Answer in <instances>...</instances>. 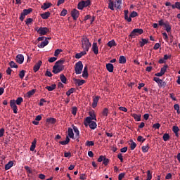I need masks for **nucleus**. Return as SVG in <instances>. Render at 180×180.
I'll return each instance as SVG.
<instances>
[{"label": "nucleus", "instance_id": "b1692460", "mask_svg": "<svg viewBox=\"0 0 180 180\" xmlns=\"http://www.w3.org/2000/svg\"><path fill=\"white\" fill-rule=\"evenodd\" d=\"M99 101V97H94L93 98V104H92V108H95L98 105V102Z\"/></svg>", "mask_w": 180, "mask_h": 180}, {"label": "nucleus", "instance_id": "f03ea898", "mask_svg": "<svg viewBox=\"0 0 180 180\" xmlns=\"http://www.w3.org/2000/svg\"><path fill=\"white\" fill-rule=\"evenodd\" d=\"M64 62L65 60H58V61L56 60V63L53 67V74H59L60 72L64 70Z\"/></svg>", "mask_w": 180, "mask_h": 180}, {"label": "nucleus", "instance_id": "cd10ccee", "mask_svg": "<svg viewBox=\"0 0 180 180\" xmlns=\"http://www.w3.org/2000/svg\"><path fill=\"white\" fill-rule=\"evenodd\" d=\"M107 45H108V47H114L116 46L117 43L115 42V40H110L109 42H108Z\"/></svg>", "mask_w": 180, "mask_h": 180}, {"label": "nucleus", "instance_id": "a19ab883", "mask_svg": "<svg viewBox=\"0 0 180 180\" xmlns=\"http://www.w3.org/2000/svg\"><path fill=\"white\" fill-rule=\"evenodd\" d=\"M10 67L12 68H18V65L17 63H15V61H10Z\"/></svg>", "mask_w": 180, "mask_h": 180}, {"label": "nucleus", "instance_id": "4be33fe9", "mask_svg": "<svg viewBox=\"0 0 180 180\" xmlns=\"http://www.w3.org/2000/svg\"><path fill=\"white\" fill-rule=\"evenodd\" d=\"M13 160H9L8 162H7V165H5V169L8 170L10 169L11 167H12L13 166Z\"/></svg>", "mask_w": 180, "mask_h": 180}, {"label": "nucleus", "instance_id": "7c9ffc66", "mask_svg": "<svg viewBox=\"0 0 180 180\" xmlns=\"http://www.w3.org/2000/svg\"><path fill=\"white\" fill-rule=\"evenodd\" d=\"M51 13L50 12H45L44 13H41V17H42V19H49V17H50Z\"/></svg>", "mask_w": 180, "mask_h": 180}, {"label": "nucleus", "instance_id": "0eeeda50", "mask_svg": "<svg viewBox=\"0 0 180 180\" xmlns=\"http://www.w3.org/2000/svg\"><path fill=\"white\" fill-rule=\"evenodd\" d=\"M96 120H92L91 118H86L84 120V125L86 127H87L89 125V127H90V129L94 130L95 129L97 128V124H96Z\"/></svg>", "mask_w": 180, "mask_h": 180}, {"label": "nucleus", "instance_id": "f8f14e48", "mask_svg": "<svg viewBox=\"0 0 180 180\" xmlns=\"http://www.w3.org/2000/svg\"><path fill=\"white\" fill-rule=\"evenodd\" d=\"M36 31H37V33H39V34H42V37H44L46 33H49V29L46 28V27H44V28H36Z\"/></svg>", "mask_w": 180, "mask_h": 180}, {"label": "nucleus", "instance_id": "f704fd0d", "mask_svg": "<svg viewBox=\"0 0 180 180\" xmlns=\"http://www.w3.org/2000/svg\"><path fill=\"white\" fill-rule=\"evenodd\" d=\"M148 40L147 39H142L139 44L141 45V47H143L146 44H148Z\"/></svg>", "mask_w": 180, "mask_h": 180}, {"label": "nucleus", "instance_id": "864d4df0", "mask_svg": "<svg viewBox=\"0 0 180 180\" xmlns=\"http://www.w3.org/2000/svg\"><path fill=\"white\" fill-rule=\"evenodd\" d=\"M77 112V108L76 107V105H75V107L72 108V115H74V116H76Z\"/></svg>", "mask_w": 180, "mask_h": 180}, {"label": "nucleus", "instance_id": "13d9d810", "mask_svg": "<svg viewBox=\"0 0 180 180\" xmlns=\"http://www.w3.org/2000/svg\"><path fill=\"white\" fill-rule=\"evenodd\" d=\"M162 37L164 38V40H165L166 41H168L169 37L167 35V33L166 32L162 33Z\"/></svg>", "mask_w": 180, "mask_h": 180}, {"label": "nucleus", "instance_id": "69168bd1", "mask_svg": "<svg viewBox=\"0 0 180 180\" xmlns=\"http://www.w3.org/2000/svg\"><path fill=\"white\" fill-rule=\"evenodd\" d=\"M117 157H118V159L121 160V162H123L124 158H123L122 153H118Z\"/></svg>", "mask_w": 180, "mask_h": 180}, {"label": "nucleus", "instance_id": "a18cd8bd", "mask_svg": "<svg viewBox=\"0 0 180 180\" xmlns=\"http://www.w3.org/2000/svg\"><path fill=\"white\" fill-rule=\"evenodd\" d=\"M169 134H168L167 132L165 133V134L163 135V140L164 141H168V140L169 139Z\"/></svg>", "mask_w": 180, "mask_h": 180}, {"label": "nucleus", "instance_id": "79ce46f5", "mask_svg": "<svg viewBox=\"0 0 180 180\" xmlns=\"http://www.w3.org/2000/svg\"><path fill=\"white\" fill-rule=\"evenodd\" d=\"M152 177H153L152 173H150V170L148 169V172H147V179H146V180H152Z\"/></svg>", "mask_w": 180, "mask_h": 180}, {"label": "nucleus", "instance_id": "412c9836", "mask_svg": "<svg viewBox=\"0 0 180 180\" xmlns=\"http://www.w3.org/2000/svg\"><path fill=\"white\" fill-rule=\"evenodd\" d=\"M124 19L127 20L128 22H131L132 19L129 17V10H124Z\"/></svg>", "mask_w": 180, "mask_h": 180}, {"label": "nucleus", "instance_id": "9d476101", "mask_svg": "<svg viewBox=\"0 0 180 180\" xmlns=\"http://www.w3.org/2000/svg\"><path fill=\"white\" fill-rule=\"evenodd\" d=\"M91 3V0H86L85 1H79L77 5V8L79 10H83L84 8L86 6H89Z\"/></svg>", "mask_w": 180, "mask_h": 180}, {"label": "nucleus", "instance_id": "f3484780", "mask_svg": "<svg viewBox=\"0 0 180 180\" xmlns=\"http://www.w3.org/2000/svg\"><path fill=\"white\" fill-rule=\"evenodd\" d=\"M48 44H49L48 39H44L42 40V42H41L40 44H38V47L39 48H43L45 47L46 45H48Z\"/></svg>", "mask_w": 180, "mask_h": 180}, {"label": "nucleus", "instance_id": "72a5a7b5", "mask_svg": "<svg viewBox=\"0 0 180 180\" xmlns=\"http://www.w3.org/2000/svg\"><path fill=\"white\" fill-rule=\"evenodd\" d=\"M172 8H173V9H175V8H177L178 10H180V1L177 0V1L174 3V5H172Z\"/></svg>", "mask_w": 180, "mask_h": 180}, {"label": "nucleus", "instance_id": "a211bd4d", "mask_svg": "<svg viewBox=\"0 0 180 180\" xmlns=\"http://www.w3.org/2000/svg\"><path fill=\"white\" fill-rule=\"evenodd\" d=\"M74 81L78 86H82V84H84V82H86L84 79H74Z\"/></svg>", "mask_w": 180, "mask_h": 180}, {"label": "nucleus", "instance_id": "5701e85b", "mask_svg": "<svg viewBox=\"0 0 180 180\" xmlns=\"http://www.w3.org/2000/svg\"><path fill=\"white\" fill-rule=\"evenodd\" d=\"M86 118H91L92 120H97L96 115L94 111H89V117H86Z\"/></svg>", "mask_w": 180, "mask_h": 180}, {"label": "nucleus", "instance_id": "7ed1b4c3", "mask_svg": "<svg viewBox=\"0 0 180 180\" xmlns=\"http://www.w3.org/2000/svg\"><path fill=\"white\" fill-rule=\"evenodd\" d=\"M22 102H23L22 97H18V98H16V101L15 100L10 101L11 108L13 109V112L15 113V115H17L18 113V105H20V104H22Z\"/></svg>", "mask_w": 180, "mask_h": 180}, {"label": "nucleus", "instance_id": "393cba45", "mask_svg": "<svg viewBox=\"0 0 180 180\" xmlns=\"http://www.w3.org/2000/svg\"><path fill=\"white\" fill-rule=\"evenodd\" d=\"M88 67L86 66L84 68V70L82 72V77H84V78H87L88 77Z\"/></svg>", "mask_w": 180, "mask_h": 180}, {"label": "nucleus", "instance_id": "052dcab7", "mask_svg": "<svg viewBox=\"0 0 180 180\" xmlns=\"http://www.w3.org/2000/svg\"><path fill=\"white\" fill-rule=\"evenodd\" d=\"M94 141H86V146H94Z\"/></svg>", "mask_w": 180, "mask_h": 180}, {"label": "nucleus", "instance_id": "dca6fc26", "mask_svg": "<svg viewBox=\"0 0 180 180\" xmlns=\"http://www.w3.org/2000/svg\"><path fill=\"white\" fill-rule=\"evenodd\" d=\"M165 30L167 31V33H169V32L172 31V26L171 24H169V20H166L165 22Z\"/></svg>", "mask_w": 180, "mask_h": 180}, {"label": "nucleus", "instance_id": "de8ad7c7", "mask_svg": "<svg viewBox=\"0 0 180 180\" xmlns=\"http://www.w3.org/2000/svg\"><path fill=\"white\" fill-rule=\"evenodd\" d=\"M62 51H63V49H56L54 54H55V58H56V60H57V56H58V54L62 53Z\"/></svg>", "mask_w": 180, "mask_h": 180}, {"label": "nucleus", "instance_id": "c9c22d12", "mask_svg": "<svg viewBox=\"0 0 180 180\" xmlns=\"http://www.w3.org/2000/svg\"><path fill=\"white\" fill-rule=\"evenodd\" d=\"M49 91H53V89H56V84H51L50 86H46Z\"/></svg>", "mask_w": 180, "mask_h": 180}, {"label": "nucleus", "instance_id": "423d86ee", "mask_svg": "<svg viewBox=\"0 0 180 180\" xmlns=\"http://www.w3.org/2000/svg\"><path fill=\"white\" fill-rule=\"evenodd\" d=\"M71 137L72 139H74L75 134H74V131L72 127H69L68 129V136H66V139H65L64 141H60V144H68L70 143V138Z\"/></svg>", "mask_w": 180, "mask_h": 180}, {"label": "nucleus", "instance_id": "8fccbe9b", "mask_svg": "<svg viewBox=\"0 0 180 180\" xmlns=\"http://www.w3.org/2000/svg\"><path fill=\"white\" fill-rule=\"evenodd\" d=\"M68 13V10H66L65 8H63V9L62 10V11L60 12V15H61V16H63V17H65V15H67Z\"/></svg>", "mask_w": 180, "mask_h": 180}, {"label": "nucleus", "instance_id": "58836bf2", "mask_svg": "<svg viewBox=\"0 0 180 180\" xmlns=\"http://www.w3.org/2000/svg\"><path fill=\"white\" fill-rule=\"evenodd\" d=\"M119 62L120 63H126L127 62L126 56H120Z\"/></svg>", "mask_w": 180, "mask_h": 180}, {"label": "nucleus", "instance_id": "c756f323", "mask_svg": "<svg viewBox=\"0 0 180 180\" xmlns=\"http://www.w3.org/2000/svg\"><path fill=\"white\" fill-rule=\"evenodd\" d=\"M36 143H37V139H34V141L32 142L30 150L32 152H34V150L36 148Z\"/></svg>", "mask_w": 180, "mask_h": 180}, {"label": "nucleus", "instance_id": "09e8293b", "mask_svg": "<svg viewBox=\"0 0 180 180\" xmlns=\"http://www.w3.org/2000/svg\"><path fill=\"white\" fill-rule=\"evenodd\" d=\"M75 89V88H70V90H68V91H66V95H68V96H70V95H71L72 93H74Z\"/></svg>", "mask_w": 180, "mask_h": 180}, {"label": "nucleus", "instance_id": "a878e982", "mask_svg": "<svg viewBox=\"0 0 180 180\" xmlns=\"http://www.w3.org/2000/svg\"><path fill=\"white\" fill-rule=\"evenodd\" d=\"M129 143L131 150H134L137 146L136 143H135V141H134L133 139H130Z\"/></svg>", "mask_w": 180, "mask_h": 180}, {"label": "nucleus", "instance_id": "2f4dec72", "mask_svg": "<svg viewBox=\"0 0 180 180\" xmlns=\"http://www.w3.org/2000/svg\"><path fill=\"white\" fill-rule=\"evenodd\" d=\"M60 81L62 82V84H66L67 82V77H65L64 74H60Z\"/></svg>", "mask_w": 180, "mask_h": 180}, {"label": "nucleus", "instance_id": "ea45409f", "mask_svg": "<svg viewBox=\"0 0 180 180\" xmlns=\"http://www.w3.org/2000/svg\"><path fill=\"white\" fill-rule=\"evenodd\" d=\"M34 93H36V90H34V89H33V90H30L27 93V96H29V98H30V96L34 95Z\"/></svg>", "mask_w": 180, "mask_h": 180}, {"label": "nucleus", "instance_id": "aec40b11", "mask_svg": "<svg viewBox=\"0 0 180 180\" xmlns=\"http://www.w3.org/2000/svg\"><path fill=\"white\" fill-rule=\"evenodd\" d=\"M106 68H107V70H108V72H113L114 65H112L111 60L110 63L106 64Z\"/></svg>", "mask_w": 180, "mask_h": 180}, {"label": "nucleus", "instance_id": "e2e57ef3", "mask_svg": "<svg viewBox=\"0 0 180 180\" xmlns=\"http://www.w3.org/2000/svg\"><path fill=\"white\" fill-rule=\"evenodd\" d=\"M64 156L68 157L70 159V158L72 157V153H71V152H65Z\"/></svg>", "mask_w": 180, "mask_h": 180}, {"label": "nucleus", "instance_id": "0e129e2a", "mask_svg": "<svg viewBox=\"0 0 180 180\" xmlns=\"http://www.w3.org/2000/svg\"><path fill=\"white\" fill-rule=\"evenodd\" d=\"M25 169H26L27 173H32V169L30 168V166H25Z\"/></svg>", "mask_w": 180, "mask_h": 180}, {"label": "nucleus", "instance_id": "ddd939ff", "mask_svg": "<svg viewBox=\"0 0 180 180\" xmlns=\"http://www.w3.org/2000/svg\"><path fill=\"white\" fill-rule=\"evenodd\" d=\"M71 15H72V19L74 20H77L79 15V10H77V8H73V10H72Z\"/></svg>", "mask_w": 180, "mask_h": 180}, {"label": "nucleus", "instance_id": "4c0bfd02", "mask_svg": "<svg viewBox=\"0 0 180 180\" xmlns=\"http://www.w3.org/2000/svg\"><path fill=\"white\" fill-rule=\"evenodd\" d=\"M149 148H150L149 145H145V146H142V152L147 153V152H148Z\"/></svg>", "mask_w": 180, "mask_h": 180}, {"label": "nucleus", "instance_id": "338daca9", "mask_svg": "<svg viewBox=\"0 0 180 180\" xmlns=\"http://www.w3.org/2000/svg\"><path fill=\"white\" fill-rule=\"evenodd\" d=\"M44 102H46V101L45 100V98H41L40 101L39 102V105H44Z\"/></svg>", "mask_w": 180, "mask_h": 180}, {"label": "nucleus", "instance_id": "bb28decb", "mask_svg": "<svg viewBox=\"0 0 180 180\" xmlns=\"http://www.w3.org/2000/svg\"><path fill=\"white\" fill-rule=\"evenodd\" d=\"M173 132L176 134V136H179V127H178V125H173L172 127Z\"/></svg>", "mask_w": 180, "mask_h": 180}, {"label": "nucleus", "instance_id": "5fc2aeb1", "mask_svg": "<svg viewBox=\"0 0 180 180\" xmlns=\"http://www.w3.org/2000/svg\"><path fill=\"white\" fill-rule=\"evenodd\" d=\"M56 60H57V58H56L55 53H54V56L49 58V61L50 62V63H53V62L56 61Z\"/></svg>", "mask_w": 180, "mask_h": 180}, {"label": "nucleus", "instance_id": "c85d7f7f", "mask_svg": "<svg viewBox=\"0 0 180 180\" xmlns=\"http://www.w3.org/2000/svg\"><path fill=\"white\" fill-rule=\"evenodd\" d=\"M51 4L52 3H44L41 8H42V10H47L48 8H50V6H51Z\"/></svg>", "mask_w": 180, "mask_h": 180}, {"label": "nucleus", "instance_id": "4468645a", "mask_svg": "<svg viewBox=\"0 0 180 180\" xmlns=\"http://www.w3.org/2000/svg\"><path fill=\"white\" fill-rule=\"evenodd\" d=\"M42 63H43V61L41 60H39V61H37V63H35V65H34V67H33L34 72H38V70H39L40 69V67H41Z\"/></svg>", "mask_w": 180, "mask_h": 180}, {"label": "nucleus", "instance_id": "603ef678", "mask_svg": "<svg viewBox=\"0 0 180 180\" xmlns=\"http://www.w3.org/2000/svg\"><path fill=\"white\" fill-rule=\"evenodd\" d=\"M109 112V109H108V108H105L103 110V116H108Z\"/></svg>", "mask_w": 180, "mask_h": 180}, {"label": "nucleus", "instance_id": "4d7b16f0", "mask_svg": "<svg viewBox=\"0 0 180 180\" xmlns=\"http://www.w3.org/2000/svg\"><path fill=\"white\" fill-rule=\"evenodd\" d=\"M103 164L105 166H108V164H109V159H107L105 156H103Z\"/></svg>", "mask_w": 180, "mask_h": 180}, {"label": "nucleus", "instance_id": "6ab92c4d", "mask_svg": "<svg viewBox=\"0 0 180 180\" xmlns=\"http://www.w3.org/2000/svg\"><path fill=\"white\" fill-rule=\"evenodd\" d=\"M92 50L94 54H98L99 51H98V44L96 42L93 43Z\"/></svg>", "mask_w": 180, "mask_h": 180}, {"label": "nucleus", "instance_id": "49530a36", "mask_svg": "<svg viewBox=\"0 0 180 180\" xmlns=\"http://www.w3.org/2000/svg\"><path fill=\"white\" fill-rule=\"evenodd\" d=\"M85 52L84 53L83 51H81V53H77V54H75V58H82V56H84Z\"/></svg>", "mask_w": 180, "mask_h": 180}, {"label": "nucleus", "instance_id": "2eb2a0df", "mask_svg": "<svg viewBox=\"0 0 180 180\" xmlns=\"http://www.w3.org/2000/svg\"><path fill=\"white\" fill-rule=\"evenodd\" d=\"M25 60L23 54H17L16 61L18 63L22 64Z\"/></svg>", "mask_w": 180, "mask_h": 180}, {"label": "nucleus", "instance_id": "37998d69", "mask_svg": "<svg viewBox=\"0 0 180 180\" xmlns=\"http://www.w3.org/2000/svg\"><path fill=\"white\" fill-rule=\"evenodd\" d=\"M137 141H139L141 143H144V141H146V138H143V136H138Z\"/></svg>", "mask_w": 180, "mask_h": 180}, {"label": "nucleus", "instance_id": "f257e3e1", "mask_svg": "<svg viewBox=\"0 0 180 180\" xmlns=\"http://www.w3.org/2000/svg\"><path fill=\"white\" fill-rule=\"evenodd\" d=\"M168 68V65H164V67H162L160 69V72H157L156 74H155V77H154V81L158 83V84L160 86V87H162V86H165L166 83L165 81H162V79H160V77H162V75H164L165 74V72H167Z\"/></svg>", "mask_w": 180, "mask_h": 180}, {"label": "nucleus", "instance_id": "3c124183", "mask_svg": "<svg viewBox=\"0 0 180 180\" xmlns=\"http://www.w3.org/2000/svg\"><path fill=\"white\" fill-rule=\"evenodd\" d=\"M46 122H48L49 123H56V118H47Z\"/></svg>", "mask_w": 180, "mask_h": 180}, {"label": "nucleus", "instance_id": "6e6552de", "mask_svg": "<svg viewBox=\"0 0 180 180\" xmlns=\"http://www.w3.org/2000/svg\"><path fill=\"white\" fill-rule=\"evenodd\" d=\"M143 33H144V30L142 28H135L131 31L129 37L131 38H135L136 37H139V34H142Z\"/></svg>", "mask_w": 180, "mask_h": 180}, {"label": "nucleus", "instance_id": "c03bdc74", "mask_svg": "<svg viewBox=\"0 0 180 180\" xmlns=\"http://www.w3.org/2000/svg\"><path fill=\"white\" fill-rule=\"evenodd\" d=\"M25 74H26V71L25 70H20V72L19 73V77L20 79H23V77H25Z\"/></svg>", "mask_w": 180, "mask_h": 180}, {"label": "nucleus", "instance_id": "473e14b6", "mask_svg": "<svg viewBox=\"0 0 180 180\" xmlns=\"http://www.w3.org/2000/svg\"><path fill=\"white\" fill-rule=\"evenodd\" d=\"M132 116L135 120H136V122H140L141 120V115H136V112H134Z\"/></svg>", "mask_w": 180, "mask_h": 180}, {"label": "nucleus", "instance_id": "39448f33", "mask_svg": "<svg viewBox=\"0 0 180 180\" xmlns=\"http://www.w3.org/2000/svg\"><path fill=\"white\" fill-rule=\"evenodd\" d=\"M122 2V0H115V1L109 0L108 8H110V10H115V8H116L117 10H120Z\"/></svg>", "mask_w": 180, "mask_h": 180}, {"label": "nucleus", "instance_id": "680f3d73", "mask_svg": "<svg viewBox=\"0 0 180 180\" xmlns=\"http://www.w3.org/2000/svg\"><path fill=\"white\" fill-rule=\"evenodd\" d=\"M125 176V173H120L118 176V180H122V178Z\"/></svg>", "mask_w": 180, "mask_h": 180}, {"label": "nucleus", "instance_id": "774afa93", "mask_svg": "<svg viewBox=\"0 0 180 180\" xmlns=\"http://www.w3.org/2000/svg\"><path fill=\"white\" fill-rule=\"evenodd\" d=\"M153 129H160L161 125L160 124H153Z\"/></svg>", "mask_w": 180, "mask_h": 180}, {"label": "nucleus", "instance_id": "9b49d317", "mask_svg": "<svg viewBox=\"0 0 180 180\" xmlns=\"http://www.w3.org/2000/svg\"><path fill=\"white\" fill-rule=\"evenodd\" d=\"M32 12V8H25L22 12L20 13V20H24L25 19L26 15H28L29 13H31Z\"/></svg>", "mask_w": 180, "mask_h": 180}, {"label": "nucleus", "instance_id": "bf43d9fd", "mask_svg": "<svg viewBox=\"0 0 180 180\" xmlns=\"http://www.w3.org/2000/svg\"><path fill=\"white\" fill-rule=\"evenodd\" d=\"M139 15L138 12L133 11L130 13V18L131 19V17H137Z\"/></svg>", "mask_w": 180, "mask_h": 180}, {"label": "nucleus", "instance_id": "1a4fd4ad", "mask_svg": "<svg viewBox=\"0 0 180 180\" xmlns=\"http://www.w3.org/2000/svg\"><path fill=\"white\" fill-rule=\"evenodd\" d=\"M83 67L84 65L82 61H77L75 67V74H82Z\"/></svg>", "mask_w": 180, "mask_h": 180}, {"label": "nucleus", "instance_id": "6e6d98bb", "mask_svg": "<svg viewBox=\"0 0 180 180\" xmlns=\"http://www.w3.org/2000/svg\"><path fill=\"white\" fill-rule=\"evenodd\" d=\"M32 22H33V19H32L31 17H29L28 19H26V24L27 26H29V25Z\"/></svg>", "mask_w": 180, "mask_h": 180}, {"label": "nucleus", "instance_id": "20e7f679", "mask_svg": "<svg viewBox=\"0 0 180 180\" xmlns=\"http://www.w3.org/2000/svg\"><path fill=\"white\" fill-rule=\"evenodd\" d=\"M91 44L89 41L87 37H82V46L84 49L83 53L86 54V51H89L90 47H91Z\"/></svg>", "mask_w": 180, "mask_h": 180}, {"label": "nucleus", "instance_id": "e433bc0d", "mask_svg": "<svg viewBox=\"0 0 180 180\" xmlns=\"http://www.w3.org/2000/svg\"><path fill=\"white\" fill-rule=\"evenodd\" d=\"M72 129L74 132L76 134V136H79L80 131H79L78 127L76 125H72Z\"/></svg>", "mask_w": 180, "mask_h": 180}]
</instances>
